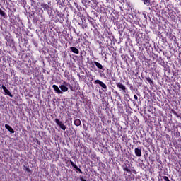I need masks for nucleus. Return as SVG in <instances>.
<instances>
[{
	"label": "nucleus",
	"instance_id": "nucleus-1",
	"mask_svg": "<svg viewBox=\"0 0 181 181\" xmlns=\"http://www.w3.org/2000/svg\"><path fill=\"white\" fill-rule=\"evenodd\" d=\"M122 168L124 172H128V173H131V170L129 169V168H131V164H129V161H126Z\"/></svg>",
	"mask_w": 181,
	"mask_h": 181
},
{
	"label": "nucleus",
	"instance_id": "nucleus-2",
	"mask_svg": "<svg viewBox=\"0 0 181 181\" xmlns=\"http://www.w3.org/2000/svg\"><path fill=\"white\" fill-rule=\"evenodd\" d=\"M54 121L62 131H66V125L62 121H59V119H55Z\"/></svg>",
	"mask_w": 181,
	"mask_h": 181
},
{
	"label": "nucleus",
	"instance_id": "nucleus-3",
	"mask_svg": "<svg viewBox=\"0 0 181 181\" xmlns=\"http://www.w3.org/2000/svg\"><path fill=\"white\" fill-rule=\"evenodd\" d=\"M28 20L29 23H30V22H32V21L34 23H36V18H35L34 12L30 13V15L28 17Z\"/></svg>",
	"mask_w": 181,
	"mask_h": 181
},
{
	"label": "nucleus",
	"instance_id": "nucleus-4",
	"mask_svg": "<svg viewBox=\"0 0 181 181\" xmlns=\"http://www.w3.org/2000/svg\"><path fill=\"white\" fill-rule=\"evenodd\" d=\"M95 84H99L100 86L102 87V88H104V90H107V85H105V83L98 79L95 81Z\"/></svg>",
	"mask_w": 181,
	"mask_h": 181
},
{
	"label": "nucleus",
	"instance_id": "nucleus-5",
	"mask_svg": "<svg viewBox=\"0 0 181 181\" xmlns=\"http://www.w3.org/2000/svg\"><path fill=\"white\" fill-rule=\"evenodd\" d=\"M41 6L42 8V10L44 11V12H49V11H50V6L45 3H42Z\"/></svg>",
	"mask_w": 181,
	"mask_h": 181
},
{
	"label": "nucleus",
	"instance_id": "nucleus-6",
	"mask_svg": "<svg viewBox=\"0 0 181 181\" xmlns=\"http://www.w3.org/2000/svg\"><path fill=\"white\" fill-rule=\"evenodd\" d=\"M2 88L4 91V93L7 95H9V97H13V95H12V93H11V91H9V90H8V88H6V86H5V85H2Z\"/></svg>",
	"mask_w": 181,
	"mask_h": 181
},
{
	"label": "nucleus",
	"instance_id": "nucleus-7",
	"mask_svg": "<svg viewBox=\"0 0 181 181\" xmlns=\"http://www.w3.org/2000/svg\"><path fill=\"white\" fill-rule=\"evenodd\" d=\"M116 85H117V87H118V88H119L120 90H122L123 93H127V88L122 83H116Z\"/></svg>",
	"mask_w": 181,
	"mask_h": 181
},
{
	"label": "nucleus",
	"instance_id": "nucleus-8",
	"mask_svg": "<svg viewBox=\"0 0 181 181\" xmlns=\"http://www.w3.org/2000/svg\"><path fill=\"white\" fill-rule=\"evenodd\" d=\"M70 163L71 166L74 169H76V172H79V173H83V171L81 170V169H80V168H78L73 161L70 160Z\"/></svg>",
	"mask_w": 181,
	"mask_h": 181
},
{
	"label": "nucleus",
	"instance_id": "nucleus-9",
	"mask_svg": "<svg viewBox=\"0 0 181 181\" xmlns=\"http://www.w3.org/2000/svg\"><path fill=\"white\" fill-rule=\"evenodd\" d=\"M134 152L136 156H138V158H141V156H142V151L141 148H136Z\"/></svg>",
	"mask_w": 181,
	"mask_h": 181
},
{
	"label": "nucleus",
	"instance_id": "nucleus-10",
	"mask_svg": "<svg viewBox=\"0 0 181 181\" xmlns=\"http://www.w3.org/2000/svg\"><path fill=\"white\" fill-rule=\"evenodd\" d=\"M59 88L60 91H62V94H63V93H66V91H69V88H67V86H66L65 85L59 86Z\"/></svg>",
	"mask_w": 181,
	"mask_h": 181
},
{
	"label": "nucleus",
	"instance_id": "nucleus-11",
	"mask_svg": "<svg viewBox=\"0 0 181 181\" xmlns=\"http://www.w3.org/2000/svg\"><path fill=\"white\" fill-rule=\"evenodd\" d=\"M52 88L54 90L57 94H62V90H60V88H59V86H57V85H53Z\"/></svg>",
	"mask_w": 181,
	"mask_h": 181
},
{
	"label": "nucleus",
	"instance_id": "nucleus-12",
	"mask_svg": "<svg viewBox=\"0 0 181 181\" xmlns=\"http://www.w3.org/2000/svg\"><path fill=\"white\" fill-rule=\"evenodd\" d=\"M6 129H8L11 134H15V130L9 124L5 125Z\"/></svg>",
	"mask_w": 181,
	"mask_h": 181
},
{
	"label": "nucleus",
	"instance_id": "nucleus-13",
	"mask_svg": "<svg viewBox=\"0 0 181 181\" xmlns=\"http://www.w3.org/2000/svg\"><path fill=\"white\" fill-rule=\"evenodd\" d=\"M70 50H71L72 53H75V54H78L80 53V51H78V49L76 47H71Z\"/></svg>",
	"mask_w": 181,
	"mask_h": 181
},
{
	"label": "nucleus",
	"instance_id": "nucleus-14",
	"mask_svg": "<svg viewBox=\"0 0 181 181\" xmlns=\"http://www.w3.org/2000/svg\"><path fill=\"white\" fill-rule=\"evenodd\" d=\"M93 63H94V64H95V66H96V67H98V69H100V70H104V67H103V65L101 64H100L97 61H95Z\"/></svg>",
	"mask_w": 181,
	"mask_h": 181
},
{
	"label": "nucleus",
	"instance_id": "nucleus-15",
	"mask_svg": "<svg viewBox=\"0 0 181 181\" xmlns=\"http://www.w3.org/2000/svg\"><path fill=\"white\" fill-rule=\"evenodd\" d=\"M149 2L150 3H148L147 6H156L157 5L156 1L155 0H150Z\"/></svg>",
	"mask_w": 181,
	"mask_h": 181
},
{
	"label": "nucleus",
	"instance_id": "nucleus-16",
	"mask_svg": "<svg viewBox=\"0 0 181 181\" xmlns=\"http://www.w3.org/2000/svg\"><path fill=\"white\" fill-rule=\"evenodd\" d=\"M74 125H76V127H80V125H81V121H80V119H77L74 121Z\"/></svg>",
	"mask_w": 181,
	"mask_h": 181
},
{
	"label": "nucleus",
	"instance_id": "nucleus-17",
	"mask_svg": "<svg viewBox=\"0 0 181 181\" xmlns=\"http://www.w3.org/2000/svg\"><path fill=\"white\" fill-rule=\"evenodd\" d=\"M146 80L148 81V83H149L150 86H153V81H152V79H151V78L149 77H146Z\"/></svg>",
	"mask_w": 181,
	"mask_h": 181
},
{
	"label": "nucleus",
	"instance_id": "nucleus-18",
	"mask_svg": "<svg viewBox=\"0 0 181 181\" xmlns=\"http://www.w3.org/2000/svg\"><path fill=\"white\" fill-rule=\"evenodd\" d=\"M0 15L1 16H2L3 18H5V16H6V13H5V11H4L2 9L0 8Z\"/></svg>",
	"mask_w": 181,
	"mask_h": 181
},
{
	"label": "nucleus",
	"instance_id": "nucleus-19",
	"mask_svg": "<svg viewBox=\"0 0 181 181\" xmlns=\"http://www.w3.org/2000/svg\"><path fill=\"white\" fill-rule=\"evenodd\" d=\"M57 12V15L59 17V18H63V16H64V14H63V13L59 12V11H56Z\"/></svg>",
	"mask_w": 181,
	"mask_h": 181
},
{
	"label": "nucleus",
	"instance_id": "nucleus-20",
	"mask_svg": "<svg viewBox=\"0 0 181 181\" xmlns=\"http://www.w3.org/2000/svg\"><path fill=\"white\" fill-rule=\"evenodd\" d=\"M171 111H172L173 114L176 115L177 118H180V115H177V112H176V111H175V110L172 109Z\"/></svg>",
	"mask_w": 181,
	"mask_h": 181
},
{
	"label": "nucleus",
	"instance_id": "nucleus-21",
	"mask_svg": "<svg viewBox=\"0 0 181 181\" xmlns=\"http://www.w3.org/2000/svg\"><path fill=\"white\" fill-rule=\"evenodd\" d=\"M30 4L31 6H33L34 8L36 7L35 2L34 1V0H30Z\"/></svg>",
	"mask_w": 181,
	"mask_h": 181
},
{
	"label": "nucleus",
	"instance_id": "nucleus-22",
	"mask_svg": "<svg viewBox=\"0 0 181 181\" xmlns=\"http://www.w3.org/2000/svg\"><path fill=\"white\" fill-rule=\"evenodd\" d=\"M144 1V4L148 6V4H149L151 0H142Z\"/></svg>",
	"mask_w": 181,
	"mask_h": 181
},
{
	"label": "nucleus",
	"instance_id": "nucleus-23",
	"mask_svg": "<svg viewBox=\"0 0 181 181\" xmlns=\"http://www.w3.org/2000/svg\"><path fill=\"white\" fill-rule=\"evenodd\" d=\"M163 178L165 180V181H170V180H169V177L166 176H163Z\"/></svg>",
	"mask_w": 181,
	"mask_h": 181
},
{
	"label": "nucleus",
	"instance_id": "nucleus-24",
	"mask_svg": "<svg viewBox=\"0 0 181 181\" xmlns=\"http://www.w3.org/2000/svg\"><path fill=\"white\" fill-rule=\"evenodd\" d=\"M25 170H26L27 172H29L30 173H32V170H30L28 167H26V168H25Z\"/></svg>",
	"mask_w": 181,
	"mask_h": 181
},
{
	"label": "nucleus",
	"instance_id": "nucleus-25",
	"mask_svg": "<svg viewBox=\"0 0 181 181\" xmlns=\"http://www.w3.org/2000/svg\"><path fill=\"white\" fill-rule=\"evenodd\" d=\"M134 100H138V96L136 95H134Z\"/></svg>",
	"mask_w": 181,
	"mask_h": 181
},
{
	"label": "nucleus",
	"instance_id": "nucleus-26",
	"mask_svg": "<svg viewBox=\"0 0 181 181\" xmlns=\"http://www.w3.org/2000/svg\"><path fill=\"white\" fill-rule=\"evenodd\" d=\"M37 144H38V145H40V141L39 140H37Z\"/></svg>",
	"mask_w": 181,
	"mask_h": 181
},
{
	"label": "nucleus",
	"instance_id": "nucleus-27",
	"mask_svg": "<svg viewBox=\"0 0 181 181\" xmlns=\"http://www.w3.org/2000/svg\"><path fill=\"white\" fill-rule=\"evenodd\" d=\"M132 172H134V173H136V171L135 170H132Z\"/></svg>",
	"mask_w": 181,
	"mask_h": 181
},
{
	"label": "nucleus",
	"instance_id": "nucleus-28",
	"mask_svg": "<svg viewBox=\"0 0 181 181\" xmlns=\"http://www.w3.org/2000/svg\"><path fill=\"white\" fill-rule=\"evenodd\" d=\"M70 89L73 90V86H70Z\"/></svg>",
	"mask_w": 181,
	"mask_h": 181
},
{
	"label": "nucleus",
	"instance_id": "nucleus-29",
	"mask_svg": "<svg viewBox=\"0 0 181 181\" xmlns=\"http://www.w3.org/2000/svg\"><path fill=\"white\" fill-rule=\"evenodd\" d=\"M6 40H7V42H8V37H6Z\"/></svg>",
	"mask_w": 181,
	"mask_h": 181
},
{
	"label": "nucleus",
	"instance_id": "nucleus-30",
	"mask_svg": "<svg viewBox=\"0 0 181 181\" xmlns=\"http://www.w3.org/2000/svg\"><path fill=\"white\" fill-rule=\"evenodd\" d=\"M116 94H118V92H116Z\"/></svg>",
	"mask_w": 181,
	"mask_h": 181
},
{
	"label": "nucleus",
	"instance_id": "nucleus-31",
	"mask_svg": "<svg viewBox=\"0 0 181 181\" xmlns=\"http://www.w3.org/2000/svg\"><path fill=\"white\" fill-rule=\"evenodd\" d=\"M117 104H119V103H117Z\"/></svg>",
	"mask_w": 181,
	"mask_h": 181
}]
</instances>
